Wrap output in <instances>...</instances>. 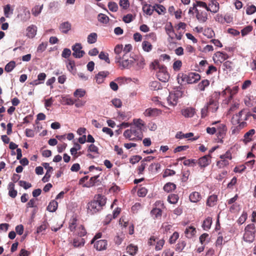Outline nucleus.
<instances>
[{
  "instance_id": "45",
  "label": "nucleus",
  "mask_w": 256,
  "mask_h": 256,
  "mask_svg": "<svg viewBox=\"0 0 256 256\" xmlns=\"http://www.w3.org/2000/svg\"><path fill=\"white\" fill-rule=\"evenodd\" d=\"M176 188V184L171 182L166 184L164 186V190L167 192H171L172 190H175Z\"/></svg>"
},
{
  "instance_id": "14",
  "label": "nucleus",
  "mask_w": 256,
  "mask_h": 256,
  "mask_svg": "<svg viewBox=\"0 0 256 256\" xmlns=\"http://www.w3.org/2000/svg\"><path fill=\"white\" fill-rule=\"evenodd\" d=\"M195 113V108L192 107H188L182 110V114L186 118H192Z\"/></svg>"
},
{
  "instance_id": "12",
  "label": "nucleus",
  "mask_w": 256,
  "mask_h": 256,
  "mask_svg": "<svg viewBox=\"0 0 256 256\" xmlns=\"http://www.w3.org/2000/svg\"><path fill=\"white\" fill-rule=\"evenodd\" d=\"M198 8H204L206 10H208V6L206 2L201 1H196V3L194 4L193 7L190 8L189 12H190L195 10L196 11L198 12V11L200 10H198Z\"/></svg>"
},
{
  "instance_id": "13",
  "label": "nucleus",
  "mask_w": 256,
  "mask_h": 256,
  "mask_svg": "<svg viewBox=\"0 0 256 256\" xmlns=\"http://www.w3.org/2000/svg\"><path fill=\"white\" fill-rule=\"evenodd\" d=\"M107 241L105 240H97L94 244V248L98 250H102L106 248Z\"/></svg>"
},
{
  "instance_id": "33",
  "label": "nucleus",
  "mask_w": 256,
  "mask_h": 256,
  "mask_svg": "<svg viewBox=\"0 0 256 256\" xmlns=\"http://www.w3.org/2000/svg\"><path fill=\"white\" fill-rule=\"evenodd\" d=\"M196 232V228L192 226H189L188 228H186L184 232L186 236L188 238H192L195 234Z\"/></svg>"
},
{
  "instance_id": "60",
  "label": "nucleus",
  "mask_w": 256,
  "mask_h": 256,
  "mask_svg": "<svg viewBox=\"0 0 256 256\" xmlns=\"http://www.w3.org/2000/svg\"><path fill=\"white\" fill-rule=\"evenodd\" d=\"M16 66V63L14 61H11L7 64L5 66V70L7 72H11Z\"/></svg>"
},
{
  "instance_id": "53",
  "label": "nucleus",
  "mask_w": 256,
  "mask_h": 256,
  "mask_svg": "<svg viewBox=\"0 0 256 256\" xmlns=\"http://www.w3.org/2000/svg\"><path fill=\"white\" fill-rule=\"evenodd\" d=\"M4 14L6 16H8L12 14L13 8H11L10 4H8L4 6Z\"/></svg>"
},
{
  "instance_id": "39",
  "label": "nucleus",
  "mask_w": 256,
  "mask_h": 256,
  "mask_svg": "<svg viewBox=\"0 0 256 256\" xmlns=\"http://www.w3.org/2000/svg\"><path fill=\"white\" fill-rule=\"evenodd\" d=\"M98 38V35L96 32L90 33L88 36L87 38L88 42L90 44H92L95 43Z\"/></svg>"
},
{
  "instance_id": "29",
  "label": "nucleus",
  "mask_w": 256,
  "mask_h": 256,
  "mask_svg": "<svg viewBox=\"0 0 256 256\" xmlns=\"http://www.w3.org/2000/svg\"><path fill=\"white\" fill-rule=\"evenodd\" d=\"M167 100L170 105L175 106L178 102V97L175 94L170 93Z\"/></svg>"
},
{
  "instance_id": "11",
  "label": "nucleus",
  "mask_w": 256,
  "mask_h": 256,
  "mask_svg": "<svg viewBox=\"0 0 256 256\" xmlns=\"http://www.w3.org/2000/svg\"><path fill=\"white\" fill-rule=\"evenodd\" d=\"M98 178L99 175L91 177L89 181L85 184V186L90 188L100 186L101 184V182L98 179Z\"/></svg>"
},
{
  "instance_id": "62",
  "label": "nucleus",
  "mask_w": 256,
  "mask_h": 256,
  "mask_svg": "<svg viewBox=\"0 0 256 256\" xmlns=\"http://www.w3.org/2000/svg\"><path fill=\"white\" fill-rule=\"evenodd\" d=\"M252 30V26H248L244 28L241 30L242 36H244L247 35Z\"/></svg>"
},
{
  "instance_id": "51",
  "label": "nucleus",
  "mask_w": 256,
  "mask_h": 256,
  "mask_svg": "<svg viewBox=\"0 0 256 256\" xmlns=\"http://www.w3.org/2000/svg\"><path fill=\"white\" fill-rule=\"evenodd\" d=\"M186 246V242L184 240H180L176 245V250L182 252Z\"/></svg>"
},
{
  "instance_id": "2",
  "label": "nucleus",
  "mask_w": 256,
  "mask_h": 256,
  "mask_svg": "<svg viewBox=\"0 0 256 256\" xmlns=\"http://www.w3.org/2000/svg\"><path fill=\"white\" fill-rule=\"evenodd\" d=\"M152 66L154 70L158 69L156 72L158 78L162 82H166L170 78V75L167 72L166 67L164 65L160 66L158 62L154 61L152 63Z\"/></svg>"
},
{
  "instance_id": "25",
  "label": "nucleus",
  "mask_w": 256,
  "mask_h": 256,
  "mask_svg": "<svg viewBox=\"0 0 256 256\" xmlns=\"http://www.w3.org/2000/svg\"><path fill=\"white\" fill-rule=\"evenodd\" d=\"M236 126H233L232 128V134L239 132L244 128L246 126V122L244 121L240 122Z\"/></svg>"
},
{
  "instance_id": "32",
  "label": "nucleus",
  "mask_w": 256,
  "mask_h": 256,
  "mask_svg": "<svg viewBox=\"0 0 256 256\" xmlns=\"http://www.w3.org/2000/svg\"><path fill=\"white\" fill-rule=\"evenodd\" d=\"M212 218L211 217H208L206 218L203 222L202 227L204 230H209L212 224Z\"/></svg>"
},
{
  "instance_id": "22",
  "label": "nucleus",
  "mask_w": 256,
  "mask_h": 256,
  "mask_svg": "<svg viewBox=\"0 0 256 256\" xmlns=\"http://www.w3.org/2000/svg\"><path fill=\"white\" fill-rule=\"evenodd\" d=\"M244 110H241L238 114L234 115L232 118V123L233 125H236L237 124L241 122V117L244 112Z\"/></svg>"
},
{
  "instance_id": "48",
  "label": "nucleus",
  "mask_w": 256,
  "mask_h": 256,
  "mask_svg": "<svg viewBox=\"0 0 256 256\" xmlns=\"http://www.w3.org/2000/svg\"><path fill=\"white\" fill-rule=\"evenodd\" d=\"M143 50L146 52H149L152 50V44L148 41H144L142 43Z\"/></svg>"
},
{
  "instance_id": "36",
  "label": "nucleus",
  "mask_w": 256,
  "mask_h": 256,
  "mask_svg": "<svg viewBox=\"0 0 256 256\" xmlns=\"http://www.w3.org/2000/svg\"><path fill=\"white\" fill-rule=\"evenodd\" d=\"M154 10L160 15H163L166 13V8L162 5L154 4Z\"/></svg>"
},
{
  "instance_id": "4",
  "label": "nucleus",
  "mask_w": 256,
  "mask_h": 256,
  "mask_svg": "<svg viewBox=\"0 0 256 256\" xmlns=\"http://www.w3.org/2000/svg\"><path fill=\"white\" fill-rule=\"evenodd\" d=\"M256 232L255 225L254 224H248L244 229V240L249 243L252 242L254 240Z\"/></svg>"
},
{
  "instance_id": "1",
  "label": "nucleus",
  "mask_w": 256,
  "mask_h": 256,
  "mask_svg": "<svg viewBox=\"0 0 256 256\" xmlns=\"http://www.w3.org/2000/svg\"><path fill=\"white\" fill-rule=\"evenodd\" d=\"M106 198L104 196L100 194L96 195L94 199L88 203L86 208L87 212L90 214H94L102 209V207L106 204Z\"/></svg>"
},
{
  "instance_id": "35",
  "label": "nucleus",
  "mask_w": 256,
  "mask_h": 256,
  "mask_svg": "<svg viewBox=\"0 0 256 256\" xmlns=\"http://www.w3.org/2000/svg\"><path fill=\"white\" fill-rule=\"evenodd\" d=\"M85 243L84 238H77L74 239L73 246L76 247H80L83 246Z\"/></svg>"
},
{
  "instance_id": "41",
  "label": "nucleus",
  "mask_w": 256,
  "mask_h": 256,
  "mask_svg": "<svg viewBox=\"0 0 256 256\" xmlns=\"http://www.w3.org/2000/svg\"><path fill=\"white\" fill-rule=\"evenodd\" d=\"M76 100H74L71 98H68L66 96H62L61 102L62 104L66 105H73Z\"/></svg>"
},
{
  "instance_id": "44",
  "label": "nucleus",
  "mask_w": 256,
  "mask_h": 256,
  "mask_svg": "<svg viewBox=\"0 0 256 256\" xmlns=\"http://www.w3.org/2000/svg\"><path fill=\"white\" fill-rule=\"evenodd\" d=\"M210 84V82L208 80H204L200 82L198 84V88L201 91H204L205 88L208 86Z\"/></svg>"
},
{
  "instance_id": "20",
  "label": "nucleus",
  "mask_w": 256,
  "mask_h": 256,
  "mask_svg": "<svg viewBox=\"0 0 256 256\" xmlns=\"http://www.w3.org/2000/svg\"><path fill=\"white\" fill-rule=\"evenodd\" d=\"M200 79V75L196 72H190L188 74V84L196 83Z\"/></svg>"
},
{
  "instance_id": "16",
  "label": "nucleus",
  "mask_w": 256,
  "mask_h": 256,
  "mask_svg": "<svg viewBox=\"0 0 256 256\" xmlns=\"http://www.w3.org/2000/svg\"><path fill=\"white\" fill-rule=\"evenodd\" d=\"M78 220L76 216H72L68 222V228L70 232L75 231L76 228L79 224Z\"/></svg>"
},
{
  "instance_id": "21",
  "label": "nucleus",
  "mask_w": 256,
  "mask_h": 256,
  "mask_svg": "<svg viewBox=\"0 0 256 256\" xmlns=\"http://www.w3.org/2000/svg\"><path fill=\"white\" fill-rule=\"evenodd\" d=\"M214 57H216L217 58L216 62H219L220 63H222L226 60L228 58V54L220 52H218L216 53H215Z\"/></svg>"
},
{
  "instance_id": "38",
  "label": "nucleus",
  "mask_w": 256,
  "mask_h": 256,
  "mask_svg": "<svg viewBox=\"0 0 256 256\" xmlns=\"http://www.w3.org/2000/svg\"><path fill=\"white\" fill-rule=\"evenodd\" d=\"M160 168V164L159 163H152L148 168V171L151 173L156 172Z\"/></svg>"
},
{
  "instance_id": "17",
  "label": "nucleus",
  "mask_w": 256,
  "mask_h": 256,
  "mask_svg": "<svg viewBox=\"0 0 256 256\" xmlns=\"http://www.w3.org/2000/svg\"><path fill=\"white\" fill-rule=\"evenodd\" d=\"M72 232L80 237L84 236L86 234V231L84 226L80 224L76 228L75 231H72Z\"/></svg>"
},
{
  "instance_id": "9",
  "label": "nucleus",
  "mask_w": 256,
  "mask_h": 256,
  "mask_svg": "<svg viewBox=\"0 0 256 256\" xmlns=\"http://www.w3.org/2000/svg\"><path fill=\"white\" fill-rule=\"evenodd\" d=\"M211 155L208 154L200 158L198 160L200 166L205 168L208 166L211 162Z\"/></svg>"
},
{
  "instance_id": "26",
  "label": "nucleus",
  "mask_w": 256,
  "mask_h": 256,
  "mask_svg": "<svg viewBox=\"0 0 256 256\" xmlns=\"http://www.w3.org/2000/svg\"><path fill=\"white\" fill-rule=\"evenodd\" d=\"M126 252L131 256H134L138 251V247L134 244H129L126 248Z\"/></svg>"
},
{
  "instance_id": "15",
  "label": "nucleus",
  "mask_w": 256,
  "mask_h": 256,
  "mask_svg": "<svg viewBox=\"0 0 256 256\" xmlns=\"http://www.w3.org/2000/svg\"><path fill=\"white\" fill-rule=\"evenodd\" d=\"M109 74V72L108 71H102L99 72L96 76V82L98 84L103 82L104 79Z\"/></svg>"
},
{
  "instance_id": "37",
  "label": "nucleus",
  "mask_w": 256,
  "mask_h": 256,
  "mask_svg": "<svg viewBox=\"0 0 256 256\" xmlns=\"http://www.w3.org/2000/svg\"><path fill=\"white\" fill-rule=\"evenodd\" d=\"M58 206V204L57 202L53 200L49 203L47 207V210L50 212H54L56 210Z\"/></svg>"
},
{
  "instance_id": "40",
  "label": "nucleus",
  "mask_w": 256,
  "mask_h": 256,
  "mask_svg": "<svg viewBox=\"0 0 256 256\" xmlns=\"http://www.w3.org/2000/svg\"><path fill=\"white\" fill-rule=\"evenodd\" d=\"M165 240L162 238L158 240L157 238V240H156V244L155 246V250L156 251H159L162 250L164 245V244Z\"/></svg>"
},
{
  "instance_id": "31",
  "label": "nucleus",
  "mask_w": 256,
  "mask_h": 256,
  "mask_svg": "<svg viewBox=\"0 0 256 256\" xmlns=\"http://www.w3.org/2000/svg\"><path fill=\"white\" fill-rule=\"evenodd\" d=\"M136 62V69L138 70L142 69L144 68L146 62L144 58L142 56L138 57L135 60Z\"/></svg>"
},
{
  "instance_id": "61",
  "label": "nucleus",
  "mask_w": 256,
  "mask_h": 256,
  "mask_svg": "<svg viewBox=\"0 0 256 256\" xmlns=\"http://www.w3.org/2000/svg\"><path fill=\"white\" fill-rule=\"evenodd\" d=\"M124 238V235L121 234L120 235H116L114 238V241L116 244L120 245L122 244Z\"/></svg>"
},
{
  "instance_id": "64",
  "label": "nucleus",
  "mask_w": 256,
  "mask_h": 256,
  "mask_svg": "<svg viewBox=\"0 0 256 256\" xmlns=\"http://www.w3.org/2000/svg\"><path fill=\"white\" fill-rule=\"evenodd\" d=\"M119 4L120 6L123 9H127L130 6L128 0H120Z\"/></svg>"
},
{
  "instance_id": "63",
  "label": "nucleus",
  "mask_w": 256,
  "mask_h": 256,
  "mask_svg": "<svg viewBox=\"0 0 256 256\" xmlns=\"http://www.w3.org/2000/svg\"><path fill=\"white\" fill-rule=\"evenodd\" d=\"M256 11V6L252 4L248 6L246 8V13L248 15L253 14Z\"/></svg>"
},
{
  "instance_id": "27",
  "label": "nucleus",
  "mask_w": 256,
  "mask_h": 256,
  "mask_svg": "<svg viewBox=\"0 0 256 256\" xmlns=\"http://www.w3.org/2000/svg\"><path fill=\"white\" fill-rule=\"evenodd\" d=\"M255 130L254 129H251L248 132H246L244 135V139L243 140L245 144H246L252 140V136L255 134Z\"/></svg>"
},
{
  "instance_id": "59",
  "label": "nucleus",
  "mask_w": 256,
  "mask_h": 256,
  "mask_svg": "<svg viewBox=\"0 0 256 256\" xmlns=\"http://www.w3.org/2000/svg\"><path fill=\"white\" fill-rule=\"evenodd\" d=\"M176 174V172L172 170L166 168V169L162 174V177L165 178L168 176H174Z\"/></svg>"
},
{
  "instance_id": "50",
  "label": "nucleus",
  "mask_w": 256,
  "mask_h": 256,
  "mask_svg": "<svg viewBox=\"0 0 256 256\" xmlns=\"http://www.w3.org/2000/svg\"><path fill=\"white\" fill-rule=\"evenodd\" d=\"M151 214L154 216L155 218H160L162 216V211L160 208H154L151 210Z\"/></svg>"
},
{
  "instance_id": "47",
  "label": "nucleus",
  "mask_w": 256,
  "mask_h": 256,
  "mask_svg": "<svg viewBox=\"0 0 256 256\" xmlns=\"http://www.w3.org/2000/svg\"><path fill=\"white\" fill-rule=\"evenodd\" d=\"M150 88L152 90H156L162 88L160 84L157 81H153L150 83Z\"/></svg>"
},
{
  "instance_id": "28",
  "label": "nucleus",
  "mask_w": 256,
  "mask_h": 256,
  "mask_svg": "<svg viewBox=\"0 0 256 256\" xmlns=\"http://www.w3.org/2000/svg\"><path fill=\"white\" fill-rule=\"evenodd\" d=\"M218 200V196L216 194H212L208 196L207 201L206 205L208 206H214L216 204Z\"/></svg>"
},
{
  "instance_id": "24",
  "label": "nucleus",
  "mask_w": 256,
  "mask_h": 256,
  "mask_svg": "<svg viewBox=\"0 0 256 256\" xmlns=\"http://www.w3.org/2000/svg\"><path fill=\"white\" fill-rule=\"evenodd\" d=\"M189 198L191 202H197L201 200L202 196L200 192H194L190 194Z\"/></svg>"
},
{
  "instance_id": "52",
  "label": "nucleus",
  "mask_w": 256,
  "mask_h": 256,
  "mask_svg": "<svg viewBox=\"0 0 256 256\" xmlns=\"http://www.w3.org/2000/svg\"><path fill=\"white\" fill-rule=\"evenodd\" d=\"M114 150L116 152V154L122 156V158H126V156L124 154L123 150L122 148H120L118 146L116 145L114 147Z\"/></svg>"
},
{
  "instance_id": "54",
  "label": "nucleus",
  "mask_w": 256,
  "mask_h": 256,
  "mask_svg": "<svg viewBox=\"0 0 256 256\" xmlns=\"http://www.w3.org/2000/svg\"><path fill=\"white\" fill-rule=\"evenodd\" d=\"M100 60H104L108 64L110 63V60L108 58V54L104 52H101L98 56Z\"/></svg>"
},
{
  "instance_id": "8",
  "label": "nucleus",
  "mask_w": 256,
  "mask_h": 256,
  "mask_svg": "<svg viewBox=\"0 0 256 256\" xmlns=\"http://www.w3.org/2000/svg\"><path fill=\"white\" fill-rule=\"evenodd\" d=\"M206 106L208 107L210 112H216L218 108V102L212 98H210L209 100V101L208 102Z\"/></svg>"
},
{
  "instance_id": "49",
  "label": "nucleus",
  "mask_w": 256,
  "mask_h": 256,
  "mask_svg": "<svg viewBox=\"0 0 256 256\" xmlns=\"http://www.w3.org/2000/svg\"><path fill=\"white\" fill-rule=\"evenodd\" d=\"M224 67V70H228L229 72H231L233 70L234 64L232 62L227 60L223 64Z\"/></svg>"
},
{
  "instance_id": "7",
  "label": "nucleus",
  "mask_w": 256,
  "mask_h": 256,
  "mask_svg": "<svg viewBox=\"0 0 256 256\" xmlns=\"http://www.w3.org/2000/svg\"><path fill=\"white\" fill-rule=\"evenodd\" d=\"M82 44L80 43H76L72 46V50L74 51L72 56L76 58L82 57L85 52L84 50H82Z\"/></svg>"
},
{
  "instance_id": "10",
  "label": "nucleus",
  "mask_w": 256,
  "mask_h": 256,
  "mask_svg": "<svg viewBox=\"0 0 256 256\" xmlns=\"http://www.w3.org/2000/svg\"><path fill=\"white\" fill-rule=\"evenodd\" d=\"M37 27L34 24L28 26L26 29V36L30 38H34L36 34Z\"/></svg>"
},
{
  "instance_id": "55",
  "label": "nucleus",
  "mask_w": 256,
  "mask_h": 256,
  "mask_svg": "<svg viewBox=\"0 0 256 256\" xmlns=\"http://www.w3.org/2000/svg\"><path fill=\"white\" fill-rule=\"evenodd\" d=\"M182 66V62L180 60H176L172 65V68L174 71L178 72L180 70Z\"/></svg>"
},
{
  "instance_id": "19",
  "label": "nucleus",
  "mask_w": 256,
  "mask_h": 256,
  "mask_svg": "<svg viewBox=\"0 0 256 256\" xmlns=\"http://www.w3.org/2000/svg\"><path fill=\"white\" fill-rule=\"evenodd\" d=\"M164 28L166 33L168 36L169 38H170L171 40H173V39L174 38L173 34H174V32L172 23L168 22L166 24Z\"/></svg>"
},
{
  "instance_id": "5",
  "label": "nucleus",
  "mask_w": 256,
  "mask_h": 256,
  "mask_svg": "<svg viewBox=\"0 0 256 256\" xmlns=\"http://www.w3.org/2000/svg\"><path fill=\"white\" fill-rule=\"evenodd\" d=\"M227 128L226 126L224 124H220L216 128L217 136L218 142L223 143V139L226 136Z\"/></svg>"
},
{
  "instance_id": "56",
  "label": "nucleus",
  "mask_w": 256,
  "mask_h": 256,
  "mask_svg": "<svg viewBox=\"0 0 256 256\" xmlns=\"http://www.w3.org/2000/svg\"><path fill=\"white\" fill-rule=\"evenodd\" d=\"M86 91L84 90L77 89L74 93V96L76 98H82L86 94Z\"/></svg>"
},
{
  "instance_id": "46",
  "label": "nucleus",
  "mask_w": 256,
  "mask_h": 256,
  "mask_svg": "<svg viewBox=\"0 0 256 256\" xmlns=\"http://www.w3.org/2000/svg\"><path fill=\"white\" fill-rule=\"evenodd\" d=\"M218 4L217 2H212V4H209L208 11H210L213 13L216 12L218 10Z\"/></svg>"
},
{
  "instance_id": "42",
  "label": "nucleus",
  "mask_w": 256,
  "mask_h": 256,
  "mask_svg": "<svg viewBox=\"0 0 256 256\" xmlns=\"http://www.w3.org/2000/svg\"><path fill=\"white\" fill-rule=\"evenodd\" d=\"M178 198H179L177 194H170L168 196V200L170 204H175L177 203Z\"/></svg>"
},
{
  "instance_id": "3",
  "label": "nucleus",
  "mask_w": 256,
  "mask_h": 256,
  "mask_svg": "<svg viewBox=\"0 0 256 256\" xmlns=\"http://www.w3.org/2000/svg\"><path fill=\"white\" fill-rule=\"evenodd\" d=\"M124 136L130 140H134L136 138L141 140L143 137V134L140 128L137 126H131L130 129L124 131Z\"/></svg>"
},
{
  "instance_id": "34",
  "label": "nucleus",
  "mask_w": 256,
  "mask_h": 256,
  "mask_svg": "<svg viewBox=\"0 0 256 256\" xmlns=\"http://www.w3.org/2000/svg\"><path fill=\"white\" fill-rule=\"evenodd\" d=\"M71 28V24L68 22L62 23L60 26V29L63 33H67Z\"/></svg>"
},
{
  "instance_id": "18",
  "label": "nucleus",
  "mask_w": 256,
  "mask_h": 256,
  "mask_svg": "<svg viewBox=\"0 0 256 256\" xmlns=\"http://www.w3.org/2000/svg\"><path fill=\"white\" fill-rule=\"evenodd\" d=\"M160 112V110L156 108H149L146 109L144 112V114L146 116H158Z\"/></svg>"
},
{
  "instance_id": "6",
  "label": "nucleus",
  "mask_w": 256,
  "mask_h": 256,
  "mask_svg": "<svg viewBox=\"0 0 256 256\" xmlns=\"http://www.w3.org/2000/svg\"><path fill=\"white\" fill-rule=\"evenodd\" d=\"M134 60H136V59L132 57H130V58H128V56L124 54L122 58L120 66H122V68H130L133 65Z\"/></svg>"
},
{
  "instance_id": "58",
  "label": "nucleus",
  "mask_w": 256,
  "mask_h": 256,
  "mask_svg": "<svg viewBox=\"0 0 256 256\" xmlns=\"http://www.w3.org/2000/svg\"><path fill=\"white\" fill-rule=\"evenodd\" d=\"M190 175V171L188 170H184L182 172V176L181 178L182 182H186L188 179V177Z\"/></svg>"
},
{
  "instance_id": "57",
  "label": "nucleus",
  "mask_w": 256,
  "mask_h": 256,
  "mask_svg": "<svg viewBox=\"0 0 256 256\" xmlns=\"http://www.w3.org/2000/svg\"><path fill=\"white\" fill-rule=\"evenodd\" d=\"M179 238V234L177 232H175L173 233L172 236L170 237L168 240V242L170 244H174L176 242V240Z\"/></svg>"
},
{
  "instance_id": "23",
  "label": "nucleus",
  "mask_w": 256,
  "mask_h": 256,
  "mask_svg": "<svg viewBox=\"0 0 256 256\" xmlns=\"http://www.w3.org/2000/svg\"><path fill=\"white\" fill-rule=\"evenodd\" d=\"M178 82L179 84L182 85L184 82L188 84V75L180 72L177 76Z\"/></svg>"
},
{
  "instance_id": "30",
  "label": "nucleus",
  "mask_w": 256,
  "mask_h": 256,
  "mask_svg": "<svg viewBox=\"0 0 256 256\" xmlns=\"http://www.w3.org/2000/svg\"><path fill=\"white\" fill-rule=\"evenodd\" d=\"M144 12L147 15H151L154 10V5L145 4L142 7Z\"/></svg>"
},
{
  "instance_id": "43",
  "label": "nucleus",
  "mask_w": 256,
  "mask_h": 256,
  "mask_svg": "<svg viewBox=\"0 0 256 256\" xmlns=\"http://www.w3.org/2000/svg\"><path fill=\"white\" fill-rule=\"evenodd\" d=\"M239 106L240 103L234 100L232 104L228 110V114H230L232 112L236 110L239 108Z\"/></svg>"
}]
</instances>
